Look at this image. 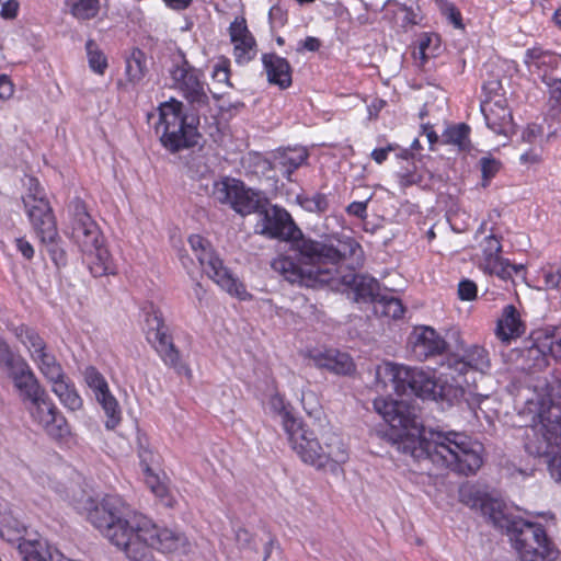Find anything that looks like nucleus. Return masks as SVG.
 Segmentation results:
<instances>
[{"mask_svg": "<svg viewBox=\"0 0 561 561\" xmlns=\"http://www.w3.org/2000/svg\"><path fill=\"white\" fill-rule=\"evenodd\" d=\"M260 219L255 232L268 239L290 242L301 260L290 255H278L271 266L290 284L306 287H317L328 284L334 278L337 266L346 260H352V268L360 266L364 251L360 244L351 237L337 239L336 243L320 242L305 237L295 224L291 215L283 207L273 205L265 207L259 202Z\"/></svg>", "mask_w": 561, "mask_h": 561, "instance_id": "1", "label": "nucleus"}, {"mask_svg": "<svg viewBox=\"0 0 561 561\" xmlns=\"http://www.w3.org/2000/svg\"><path fill=\"white\" fill-rule=\"evenodd\" d=\"M373 404L390 425L389 435L397 449L416 462H431L463 476L474 474L481 468V443L457 432L430 431L427 436L420 409L413 402L379 397Z\"/></svg>", "mask_w": 561, "mask_h": 561, "instance_id": "2", "label": "nucleus"}, {"mask_svg": "<svg viewBox=\"0 0 561 561\" xmlns=\"http://www.w3.org/2000/svg\"><path fill=\"white\" fill-rule=\"evenodd\" d=\"M87 511L88 520L131 561H152L153 549L181 554L191 551L185 534L158 527L118 495H106L99 502L90 499Z\"/></svg>", "mask_w": 561, "mask_h": 561, "instance_id": "3", "label": "nucleus"}, {"mask_svg": "<svg viewBox=\"0 0 561 561\" xmlns=\"http://www.w3.org/2000/svg\"><path fill=\"white\" fill-rule=\"evenodd\" d=\"M460 501L472 510L480 511L496 528L505 530L516 549L520 561H551L556 551L545 528L537 523L514 517L505 504L473 485L459 491Z\"/></svg>", "mask_w": 561, "mask_h": 561, "instance_id": "4", "label": "nucleus"}, {"mask_svg": "<svg viewBox=\"0 0 561 561\" xmlns=\"http://www.w3.org/2000/svg\"><path fill=\"white\" fill-rule=\"evenodd\" d=\"M0 537L11 545L18 543L21 561H62V556L37 534H28L11 508L0 511Z\"/></svg>", "mask_w": 561, "mask_h": 561, "instance_id": "5", "label": "nucleus"}, {"mask_svg": "<svg viewBox=\"0 0 561 561\" xmlns=\"http://www.w3.org/2000/svg\"><path fill=\"white\" fill-rule=\"evenodd\" d=\"M183 103L174 98L159 105V122L156 133L162 146L172 153L197 144L198 131L187 123Z\"/></svg>", "mask_w": 561, "mask_h": 561, "instance_id": "6", "label": "nucleus"}, {"mask_svg": "<svg viewBox=\"0 0 561 561\" xmlns=\"http://www.w3.org/2000/svg\"><path fill=\"white\" fill-rule=\"evenodd\" d=\"M188 243L201 266L222 290L239 300H251L252 295L244 284L224 265V261L215 252L211 243L201 234H192Z\"/></svg>", "mask_w": 561, "mask_h": 561, "instance_id": "7", "label": "nucleus"}, {"mask_svg": "<svg viewBox=\"0 0 561 561\" xmlns=\"http://www.w3.org/2000/svg\"><path fill=\"white\" fill-rule=\"evenodd\" d=\"M525 449L531 456L545 458L552 479L561 483V417L541 420L527 428Z\"/></svg>", "mask_w": 561, "mask_h": 561, "instance_id": "8", "label": "nucleus"}, {"mask_svg": "<svg viewBox=\"0 0 561 561\" xmlns=\"http://www.w3.org/2000/svg\"><path fill=\"white\" fill-rule=\"evenodd\" d=\"M169 69L172 88L196 110L208 107L207 83L201 69L194 67L183 50L179 49L171 58Z\"/></svg>", "mask_w": 561, "mask_h": 561, "instance_id": "9", "label": "nucleus"}, {"mask_svg": "<svg viewBox=\"0 0 561 561\" xmlns=\"http://www.w3.org/2000/svg\"><path fill=\"white\" fill-rule=\"evenodd\" d=\"M22 202L35 236L57 228L54 209L46 196L45 188L37 178H28L27 190L22 197Z\"/></svg>", "mask_w": 561, "mask_h": 561, "instance_id": "10", "label": "nucleus"}, {"mask_svg": "<svg viewBox=\"0 0 561 561\" xmlns=\"http://www.w3.org/2000/svg\"><path fill=\"white\" fill-rule=\"evenodd\" d=\"M210 196L222 205H229L236 213L247 216L257 210L256 194L247 188L241 180L224 176L214 181Z\"/></svg>", "mask_w": 561, "mask_h": 561, "instance_id": "11", "label": "nucleus"}, {"mask_svg": "<svg viewBox=\"0 0 561 561\" xmlns=\"http://www.w3.org/2000/svg\"><path fill=\"white\" fill-rule=\"evenodd\" d=\"M71 215V238L79 245L81 252L89 251L104 241L102 231L88 211L83 199L76 197L69 206Z\"/></svg>", "mask_w": 561, "mask_h": 561, "instance_id": "12", "label": "nucleus"}, {"mask_svg": "<svg viewBox=\"0 0 561 561\" xmlns=\"http://www.w3.org/2000/svg\"><path fill=\"white\" fill-rule=\"evenodd\" d=\"M83 378L106 415L105 427L114 430L121 423L122 411L117 400L110 391L107 381L94 366L84 368Z\"/></svg>", "mask_w": 561, "mask_h": 561, "instance_id": "13", "label": "nucleus"}, {"mask_svg": "<svg viewBox=\"0 0 561 561\" xmlns=\"http://www.w3.org/2000/svg\"><path fill=\"white\" fill-rule=\"evenodd\" d=\"M392 379L396 389L414 394L422 399H435L437 383L433 376L417 368L399 366L392 368Z\"/></svg>", "mask_w": 561, "mask_h": 561, "instance_id": "14", "label": "nucleus"}, {"mask_svg": "<svg viewBox=\"0 0 561 561\" xmlns=\"http://www.w3.org/2000/svg\"><path fill=\"white\" fill-rule=\"evenodd\" d=\"M27 409L33 421L53 438H61L69 434L65 416L49 400L47 393L41 396L38 400L32 401Z\"/></svg>", "mask_w": 561, "mask_h": 561, "instance_id": "15", "label": "nucleus"}, {"mask_svg": "<svg viewBox=\"0 0 561 561\" xmlns=\"http://www.w3.org/2000/svg\"><path fill=\"white\" fill-rule=\"evenodd\" d=\"M286 434L291 448L304 462L310 463L317 468L324 467L322 444L319 443L313 432L306 428L299 421L298 424L289 428Z\"/></svg>", "mask_w": 561, "mask_h": 561, "instance_id": "16", "label": "nucleus"}, {"mask_svg": "<svg viewBox=\"0 0 561 561\" xmlns=\"http://www.w3.org/2000/svg\"><path fill=\"white\" fill-rule=\"evenodd\" d=\"M481 249V267L491 275H496L502 279L512 276V270L517 271L516 266L503 257L502 254V236L495 234L493 231L480 242Z\"/></svg>", "mask_w": 561, "mask_h": 561, "instance_id": "17", "label": "nucleus"}, {"mask_svg": "<svg viewBox=\"0 0 561 561\" xmlns=\"http://www.w3.org/2000/svg\"><path fill=\"white\" fill-rule=\"evenodd\" d=\"M230 42L233 46L234 61L239 66L248 65L257 54L256 39L248 27L244 16H236L230 23Z\"/></svg>", "mask_w": 561, "mask_h": 561, "instance_id": "18", "label": "nucleus"}, {"mask_svg": "<svg viewBox=\"0 0 561 561\" xmlns=\"http://www.w3.org/2000/svg\"><path fill=\"white\" fill-rule=\"evenodd\" d=\"M145 323L147 325L146 339L156 351H176L172 335L164 323L162 311L149 302L144 306Z\"/></svg>", "mask_w": 561, "mask_h": 561, "instance_id": "19", "label": "nucleus"}, {"mask_svg": "<svg viewBox=\"0 0 561 561\" xmlns=\"http://www.w3.org/2000/svg\"><path fill=\"white\" fill-rule=\"evenodd\" d=\"M481 112L484 116L486 126L494 134H507L513 122V115L505 98L485 99L481 103Z\"/></svg>", "mask_w": 561, "mask_h": 561, "instance_id": "20", "label": "nucleus"}, {"mask_svg": "<svg viewBox=\"0 0 561 561\" xmlns=\"http://www.w3.org/2000/svg\"><path fill=\"white\" fill-rule=\"evenodd\" d=\"M526 332V323L514 305L503 307L496 321L495 336L505 345L522 337Z\"/></svg>", "mask_w": 561, "mask_h": 561, "instance_id": "21", "label": "nucleus"}, {"mask_svg": "<svg viewBox=\"0 0 561 561\" xmlns=\"http://www.w3.org/2000/svg\"><path fill=\"white\" fill-rule=\"evenodd\" d=\"M263 68L270 83L279 87L282 90L289 88L293 83L291 66L289 61L275 53L262 55Z\"/></svg>", "mask_w": 561, "mask_h": 561, "instance_id": "22", "label": "nucleus"}, {"mask_svg": "<svg viewBox=\"0 0 561 561\" xmlns=\"http://www.w3.org/2000/svg\"><path fill=\"white\" fill-rule=\"evenodd\" d=\"M82 254L85 257L90 273L94 277L114 275L116 273L113 257L108 249L104 245V241L101 242V244H96L95 248L82 252Z\"/></svg>", "mask_w": 561, "mask_h": 561, "instance_id": "23", "label": "nucleus"}, {"mask_svg": "<svg viewBox=\"0 0 561 561\" xmlns=\"http://www.w3.org/2000/svg\"><path fill=\"white\" fill-rule=\"evenodd\" d=\"M43 247V251L49 256L57 270L68 264L66 244L59 234L58 227L36 236Z\"/></svg>", "mask_w": 561, "mask_h": 561, "instance_id": "24", "label": "nucleus"}, {"mask_svg": "<svg viewBox=\"0 0 561 561\" xmlns=\"http://www.w3.org/2000/svg\"><path fill=\"white\" fill-rule=\"evenodd\" d=\"M310 359L316 366L339 375H350L355 370L350 353H316Z\"/></svg>", "mask_w": 561, "mask_h": 561, "instance_id": "25", "label": "nucleus"}, {"mask_svg": "<svg viewBox=\"0 0 561 561\" xmlns=\"http://www.w3.org/2000/svg\"><path fill=\"white\" fill-rule=\"evenodd\" d=\"M410 341L414 348L424 351H447L448 344L432 327L419 325L411 333Z\"/></svg>", "mask_w": 561, "mask_h": 561, "instance_id": "26", "label": "nucleus"}, {"mask_svg": "<svg viewBox=\"0 0 561 561\" xmlns=\"http://www.w3.org/2000/svg\"><path fill=\"white\" fill-rule=\"evenodd\" d=\"M529 342L530 345L527 347V351H553L554 345L561 351V325L531 331Z\"/></svg>", "mask_w": 561, "mask_h": 561, "instance_id": "27", "label": "nucleus"}, {"mask_svg": "<svg viewBox=\"0 0 561 561\" xmlns=\"http://www.w3.org/2000/svg\"><path fill=\"white\" fill-rule=\"evenodd\" d=\"M324 465L332 460L335 463H343L347 460L348 454L342 438L331 430L324 431L321 435Z\"/></svg>", "mask_w": 561, "mask_h": 561, "instance_id": "28", "label": "nucleus"}, {"mask_svg": "<svg viewBox=\"0 0 561 561\" xmlns=\"http://www.w3.org/2000/svg\"><path fill=\"white\" fill-rule=\"evenodd\" d=\"M470 127L466 123L448 125L442 134V142L456 146L460 151L470 147Z\"/></svg>", "mask_w": 561, "mask_h": 561, "instance_id": "29", "label": "nucleus"}, {"mask_svg": "<svg viewBox=\"0 0 561 561\" xmlns=\"http://www.w3.org/2000/svg\"><path fill=\"white\" fill-rule=\"evenodd\" d=\"M13 385L23 402L31 403L32 401L38 400L41 396L46 393V391L39 386L33 373L19 377L13 381Z\"/></svg>", "mask_w": 561, "mask_h": 561, "instance_id": "30", "label": "nucleus"}, {"mask_svg": "<svg viewBox=\"0 0 561 561\" xmlns=\"http://www.w3.org/2000/svg\"><path fill=\"white\" fill-rule=\"evenodd\" d=\"M54 393L59 398L65 408L78 411L82 408V399L75 386L66 380V377L53 385Z\"/></svg>", "mask_w": 561, "mask_h": 561, "instance_id": "31", "label": "nucleus"}, {"mask_svg": "<svg viewBox=\"0 0 561 561\" xmlns=\"http://www.w3.org/2000/svg\"><path fill=\"white\" fill-rule=\"evenodd\" d=\"M0 366L7 371L12 381L32 373L27 363L19 353H0Z\"/></svg>", "mask_w": 561, "mask_h": 561, "instance_id": "32", "label": "nucleus"}, {"mask_svg": "<svg viewBox=\"0 0 561 561\" xmlns=\"http://www.w3.org/2000/svg\"><path fill=\"white\" fill-rule=\"evenodd\" d=\"M36 360L41 373L53 385L65 378L62 367L57 362L54 353H37Z\"/></svg>", "mask_w": 561, "mask_h": 561, "instance_id": "33", "label": "nucleus"}, {"mask_svg": "<svg viewBox=\"0 0 561 561\" xmlns=\"http://www.w3.org/2000/svg\"><path fill=\"white\" fill-rule=\"evenodd\" d=\"M85 51L91 71L95 75L104 76L108 68V59L94 39L90 38L87 41Z\"/></svg>", "mask_w": 561, "mask_h": 561, "instance_id": "34", "label": "nucleus"}, {"mask_svg": "<svg viewBox=\"0 0 561 561\" xmlns=\"http://www.w3.org/2000/svg\"><path fill=\"white\" fill-rule=\"evenodd\" d=\"M126 77L131 83L139 82L147 72L145 53L136 48L131 51L130 56L126 59Z\"/></svg>", "mask_w": 561, "mask_h": 561, "instance_id": "35", "label": "nucleus"}, {"mask_svg": "<svg viewBox=\"0 0 561 561\" xmlns=\"http://www.w3.org/2000/svg\"><path fill=\"white\" fill-rule=\"evenodd\" d=\"M268 407L272 412L276 414L285 432L293 428L298 424L299 420L294 416L289 407L285 403L284 399L278 394L271 397Z\"/></svg>", "mask_w": 561, "mask_h": 561, "instance_id": "36", "label": "nucleus"}, {"mask_svg": "<svg viewBox=\"0 0 561 561\" xmlns=\"http://www.w3.org/2000/svg\"><path fill=\"white\" fill-rule=\"evenodd\" d=\"M373 298H375V296ZM374 300L376 312L391 319H400L403 317L405 308L399 298L385 295Z\"/></svg>", "mask_w": 561, "mask_h": 561, "instance_id": "37", "label": "nucleus"}, {"mask_svg": "<svg viewBox=\"0 0 561 561\" xmlns=\"http://www.w3.org/2000/svg\"><path fill=\"white\" fill-rule=\"evenodd\" d=\"M550 353H518L517 360H522L520 369L529 375L543 370L548 365Z\"/></svg>", "mask_w": 561, "mask_h": 561, "instance_id": "38", "label": "nucleus"}, {"mask_svg": "<svg viewBox=\"0 0 561 561\" xmlns=\"http://www.w3.org/2000/svg\"><path fill=\"white\" fill-rule=\"evenodd\" d=\"M100 11V0H75L70 7V13L79 21L94 19Z\"/></svg>", "mask_w": 561, "mask_h": 561, "instance_id": "39", "label": "nucleus"}, {"mask_svg": "<svg viewBox=\"0 0 561 561\" xmlns=\"http://www.w3.org/2000/svg\"><path fill=\"white\" fill-rule=\"evenodd\" d=\"M15 334L28 351H45V342L35 329L22 324L15 329Z\"/></svg>", "mask_w": 561, "mask_h": 561, "instance_id": "40", "label": "nucleus"}, {"mask_svg": "<svg viewBox=\"0 0 561 561\" xmlns=\"http://www.w3.org/2000/svg\"><path fill=\"white\" fill-rule=\"evenodd\" d=\"M479 165L481 171V186L485 188L500 172L502 163L493 157H482L479 160Z\"/></svg>", "mask_w": 561, "mask_h": 561, "instance_id": "41", "label": "nucleus"}, {"mask_svg": "<svg viewBox=\"0 0 561 561\" xmlns=\"http://www.w3.org/2000/svg\"><path fill=\"white\" fill-rule=\"evenodd\" d=\"M548 59L550 68H557L559 64V56L552 51L543 50L541 47H533L526 51V64L529 66L541 67V60Z\"/></svg>", "mask_w": 561, "mask_h": 561, "instance_id": "42", "label": "nucleus"}, {"mask_svg": "<svg viewBox=\"0 0 561 561\" xmlns=\"http://www.w3.org/2000/svg\"><path fill=\"white\" fill-rule=\"evenodd\" d=\"M146 472H147V478H146L147 485L151 489V491L158 497L161 499L163 504H165L167 506H172L173 505V501H172V499H171V496L169 494L168 486L163 482L160 481L158 476H156V474H153L151 472L149 467H146Z\"/></svg>", "mask_w": 561, "mask_h": 561, "instance_id": "43", "label": "nucleus"}, {"mask_svg": "<svg viewBox=\"0 0 561 561\" xmlns=\"http://www.w3.org/2000/svg\"><path fill=\"white\" fill-rule=\"evenodd\" d=\"M231 69L230 59L226 56H220L214 65L211 78L219 83H225L232 87L230 82Z\"/></svg>", "mask_w": 561, "mask_h": 561, "instance_id": "44", "label": "nucleus"}, {"mask_svg": "<svg viewBox=\"0 0 561 561\" xmlns=\"http://www.w3.org/2000/svg\"><path fill=\"white\" fill-rule=\"evenodd\" d=\"M424 355V358H427L428 355H447L446 362L442 363L443 366H447L448 369L456 371L459 375L466 374L470 367V364L460 358L457 353H421Z\"/></svg>", "mask_w": 561, "mask_h": 561, "instance_id": "45", "label": "nucleus"}, {"mask_svg": "<svg viewBox=\"0 0 561 561\" xmlns=\"http://www.w3.org/2000/svg\"><path fill=\"white\" fill-rule=\"evenodd\" d=\"M397 176L399 186L403 190L413 185H419L423 181V176L416 171V165L414 163H412L411 167L402 169L398 172Z\"/></svg>", "mask_w": 561, "mask_h": 561, "instance_id": "46", "label": "nucleus"}, {"mask_svg": "<svg viewBox=\"0 0 561 561\" xmlns=\"http://www.w3.org/2000/svg\"><path fill=\"white\" fill-rule=\"evenodd\" d=\"M162 360L169 367L174 368L178 374L191 377V370L184 360L182 353H162Z\"/></svg>", "mask_w": 561, "mask_h": 561, "instance_id": "47", "label": "nucleus"}, {"mask_svg": "<svg viewBox=\"0 0 561 561\" xmlns=\"http://www.w3.org/2000/svg\"><path fill=\"white\" fill-rule=\"evenodd\" d=\"M307 158L306 152L286 153L282 157L280 164L285 168L286 173L290 175L306 162Z\"/></svg>", "mask_w": 561, "mask_h": 561, "instance_id": "48", "label": "nucleus"}, {"mask_svg": "<svg viewBox=\"0 0 561 561\" xmlns=\"http://www.w3.org/2000/svg\"><path fill=\"white\" fill-rule=\"evenodd\" d=\"M234 540L240 550L257 551L253 535L243 527L236 530Z\"/></svg>", "mask_w": 561, "mask_h": 561, "instance_id": "49", "label": "nucleus"}, {"mask_svg": "<svg viewBox=\"0 0 561 561\" xmlns=\"http://www.w3.org/2000/svg\"><path fill=\"white\" fill-rule=\"evenodd\" d=\"M432 37L427 33H423L417 39V47L413 51V57L419 60L420 66H423L430 58L427 48L430 47Z\"/></svg>", "mask_w": 561, "mask_h": 561, "instance_id": "50", "label": "nucleus"}, {"mask_svg": "<svg viewBox=\"0 0 561 561\" xmlns=\"http://www.w3.org/2000/svg\"><path fill=\"white\" fill-rule=\"evenodd\" d=\"M478 296L477 284L471 279H462L458 284V298L462 301H472Z\"/></svg>", "mask_w": 561, "mask_h": 561, "instance_id": "51", "label": "nucleus"}, {"mask_svg": "<svg viewBox=\"0 0 561 561\" xmlns=\"http://www.w3.org/2000/svg\"><path fill=\"white\" fill-rule=\"evenodd\" d=\"M308 210L323 214L329 209V199L323 193H316L311 197L307 198Z\"/></svg>", "mask_w": 561, "mask_h": 561, "instance_id": "52", "label": "nucleus"}, {"mask_svg": "<svg viewBox=\"0 0 561 561\" xmlns=\"http://www.w3.org/2000/svg\"><path fill=\"white\" fill-rule=\"evenodd\" d=\"M268 19L272 24L282 27L288 21L287 11L284 10L280 5L275 4L268 11Z\"/></svg>", "mask_w": 561, "mask_h": 561, "instance_id": "53", "label": "nucleus"}, {"mask_svg": "<svg viewBox=\"0 0 561 561\" xmlns=\"http://www.w3.org/2000/svg\"><path fill=\"white\" fill-rule=\"evenodd\" d=\"M14 243H15L16 250L21 253V255L25 260H27V261L33 260V257L35 255V250H34V247L32 245V243L25 237L16 238Z\"/></svg>", "mask_w": 561, "mask_h": 561, "instance_id": "54", "label": "nucleus"}, {"mask_svg": "<svg viewBox=\"0 0 561 561\" xmlns=\"http://www.w3.org/2000/svg\"><path fill=\"white\" fill-rule=\"evenodd\" d=\"M358 278L359 277L357 275H352V279L350 282H347V279H344V283H350V284L352 283V284H354L357 294L359 296H362V297H366V296L374 297V288L373 287L375 285V282L371 280L367 285V287H365L363 277H360L359 282L357 280Z\"/></svg>", "mask_w": 561, "mask_h": 561, "instance_id": "55", "label": "nucleus"}, {"mask_svg": "<svg viewBox=\"0 0 561 561\" xmlns=\"http://www.w3.org/2000/svg\"><path fill=\"white\" fill-rule=\"evenodd\" d=\"M20 4L16 0H8L1 3L0 16L5 20H13L18 16Z\"/></svg>", "mask_w": 561, "mask_h": 561, "instance_id": "56", "label": "nucleus"}, {"mask_svg": "<svg viewBox=\"0 0 561 561\" xmlns=\"http://www.w3.org/2000/svg\"><path fill=\"white\" fill-rule=\"evenodd\" d=\"M543 133V128L539 124H528L523 130L522 138L525 142L533 144Z\"/></svg>", "mask_w": 561, "mask_h": 561, "instance_id": "57", "label": "nucleus"}, {"mask_svg": "<svg viewBox=\"0 0 561 561\" xmlns=\"http://www.w3.org/2000/svg\"><path fill=\"white\" fill-rule=\"evenodd\" d=\"M14 93V84L9 76L0 75V102L12 98Z\"/></svg>", "mask_w": 561, "mask_h": 561, "instance_id": "58", "label": "nucleus"}, {"mask_svg": "<svg viewBox=\"0 0 561 561\" xmlns=\"http://www.w3.org/2000/svg\"><path fill=\"white\" fill-rule=\"evenodd\" d=\"M367 204L368 202H352L346 207V213L351 216H355L359 219H365L367 217Z\"/></svg>", "mask_w": 561, "mask_h": 561, "instance_id": "59", "label": "nucleus"}, {"mask_svg": "<svg viewBox=\"0 0 561 561\" xmlns=\"http://www.w3.org/2000/svg\"><path fill=\"white\" fill-rule=\"evenodd\" d=\"M396 150V146L392 144H389L387 147L383 148H375L370 157L377 164H382L387 159L390 152Z\"/></svg>", "mask_w": 561, "mask_h": 561, "instance_id": "60", "label": "nucleus"}, {"mask_svg": "<svg viewBox=\"0 0 561 561\" xmlns=\"http://www.w3.org/2000/svg\"><path fill=\"white\" fill-rule=\"evenodd\" d=\"M446 14L456 28H463L461 12L455 4H449L446 8Z\"/></svg>", "mask_w": 561, "mask_h": 561, "instance_id": "61", "label": "nucleus"}, {"mask_svg": "<svg viewBox=\"0 0 561 561\" xmlns=\"http://www.w3.org/2000/svg\"><path fill=\"white\" fill-rule=\"evenodd\" d=\"M321 47V42L319 38L313 36H307L304 41L299 43L297 48L298 51L308 50V51H318Z\"/></svg>", "mask_w": 561, "mask_h": 561, "instance_id": "62", "label": "nucleus"}, {"mask_svg": "<svg viewBox=\"0 0 561 561\" xmlns=\"http://www.w3.org/2000/svg\"><path fill=\"white\" fill-rule=\"evenodd\" d=\"M519 160L523 164H538L541 162L542 158L539 152L529 149L520 156Z\"/></svg>", "mask_w": 561, "mask_h": 561, "instance_id": "63", "label": "nucleus"}, {"mask_svg": "<svg viewBox=\"0 0 561 561\" xmlns=\"http://www.w3.org/2000/svg\"><path fill=\"white\" fill-rule=\"evenodd\" d=\"M546 285L550 288L559 287L561 284V268L556 273L549 272L545 275Z\"/></svg>", "mask_w": 561, "mask_h": 561, "instance_id": "64", "label": "nucleus"}]
</instances>
